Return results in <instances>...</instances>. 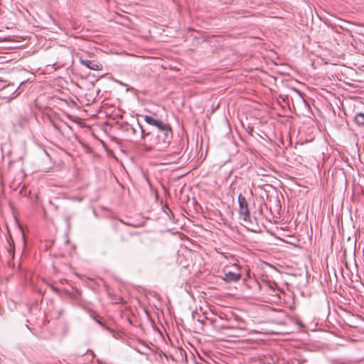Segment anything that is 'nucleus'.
Wrapping results in <instances>:
<instances>
[{
	"label": "nucleus",
	"mask_w": 364,
	"mask_h": 364,
	"mask_svg": "<svg viewBox=\"0 0 364 364\" xmlns=\"http://www.w3.org/2000/svg\"><path fill=\"white\" fill-rule=\"evenodd\" d=\"M144 120L146 121V122H147L149 124L153 125L154 127L157 124V122L159 120V119H154V117H152L151 116H148V115H145L144 117Z\"/></svg>",
	"instance_id": "obj_7"
},
{
	"label": "nucleus",
	"mask_w": 364,
	"mask_h": 364,
	"mask_svg": "<svg viewBox=\"0 0 364 364\" xmlns=\"http://www.w3.org/2000/svg\"><path fill=\"white\" fill-rule=\"evenodd\" d=\"M17 89L15 90L14 92H13V94L11 96H9V97H7V96H5L4 97L6 98L8 100V101H10L11 100H13L14 98L16 97L17 95H18L19 93L17 92Z\"/></svg>",
	"instance_id": "obj_8"
},
{
	"label": "nucleus",
	"mask_w": 364,
	"mask_h": 364,
	"mask_svg": "<svg viewBox=\"0 0 364 364\" xmlns=\"http://www.w3.org/2000/svg\"><path fill=\"white\" fill-rule=\"evenodd\" d=\"M354 121L358 125L364 126V114L358 113L354 118Z\"/></svg>",
	"instance_id": "obj_6"
},
{
	"label": "nucleus",
	"mask_w": 364,
	"mask_h": 364,
	"mask_svg": "<svg viewBox=\"0 0 364 364\" xmlns=\"http://www.w3.org/2000/svg\"><path fill=\"white\" fill-rule=\"evenodd\" d=\"M80 61L82 65L93 70H100L102 68V65L100 63L95 60L80 59Z\"/></svg>",
	"instance_id": "obj_4"
},
{
	"label": "nucleus",
	"mask_w": 364,
	"mask_h": 364,
	"mask_svg": "<svg viewBox=\"0 0 364 364\" xmlns=\"http://www.w3.org/2000/svg\"><path fill=\"white\" fill-rule=\"evenodd\" d=\"M137 126L141 130V137L144 139L145 142L147 140V137H149V146L146 147L147 150L156 149L159 151H164L169 146L173 137L172 131H156L154 133L149 132L145 134L142 127L139 124Z\"/></svg>",
	"instance_id": "obj_1"
},
{
	"label": "nucleus",
	"mask_w": 364,
	"mask_h": 364,
	"mask_svg": "<svg viewBox=\"0 0 364 364\" xmlns=\"http://www.w3.org/2000/svg\"><path fill=\"white\" fill-rule=\"evenodd\" d=\"M86 355L90 356L91 360L94 358L95 354L92 350H88L86 353Z\"/></svg>",
	"instance_id": "obj_9"
},
{
	"label": "nucleus",
	"mask_w": 364,
	"mask_h": 364,
	"mask_svg": "<svg viewBox=\"0 0 364 364\" xmlns=\"http://www.w3.org/2000/svg\"><path fill=\"white\" fill-rule=\"evenodd\" d=\"M181 150H182V149L181 148V149H178V151H173V153L174 154H176V156H178V155L181 154Z\"/></svg>",
	"instance_id": "obj_11"
},
{
	"label": "nucleus",
	"mask_w": 364,
	"mask_h": 364,
	"mask_svg": "<svg viewBox=\"0 0 364 364\" xmlns=\"http://www.w3.org/2000/svg\"><path fill=\"white\" fill-rule=\"evenodd\" d=\"M237 200L240 218L247 223H250V213L246 198L242 193H240Z\"/></svg>",
	"instance_id": "obj_2"
},
{
	"label": "nucleus",
	"mask_w": 364,
	"mask_h": 364,
	"mask_svg": "<svg viewBox=\"0 0 364 364\" xmlns=\"http://www.w3.org/2000/svg\"><path fill=\"white\" fill-rule=\"evenodd\" d=\"M157 127V131H172L169 124L164 123L162 121L159 120L157 124L155 125Z\"/></svg>",
	"instance_id": "obj_5"
},
{
	"label": "nucleus",
	"mask_w": 364,
	"mask_h": 364,
	"mask_svg": "<svg viewBox=\"0 0 364 364\" xmlns=\"http://www.w3.org/2000/svg\"><path fill=\"white\" fill-rule=\"evenodd\" d=\"M13 90H14V87L13 86L8 85L7 87H5L3 89V92L7 91V90L12 91Z\"/></svg>",
	"instance_id": "obj_10"
},
{
	"label": "nucleus",
	"mask_w": 364,
	"mask_h": 364,
	"mask_svg": "<svg viewBox=\"0 0 364 364\" xmlns=\"http://www.w3.org/2000/svg\"><path fill=\"white\" fill-rule=\"evenodd\" d=\"M235 269L236 271L226 272L224 274L223 279L229 282H236L239 280L241 277V273L240 269L237 267H235Z\"/></svg>",
	"instance_id": "obj_3"
},
{
	"label": "nucleus",
	"mask_w": 364,
	"mask_h": 364,
	"mask_svg": "<svg viewBox=\"0 0 364 364\" xmlns=\"http://www.w3.org/2000/svg\"><path fill=\"white\" fill-rule=\"evenodd\" d=\"M132 129H133V132H136L135 128H133Z\"/></svg>",
	"instance_id": "obj_12"
}]
</instances>
